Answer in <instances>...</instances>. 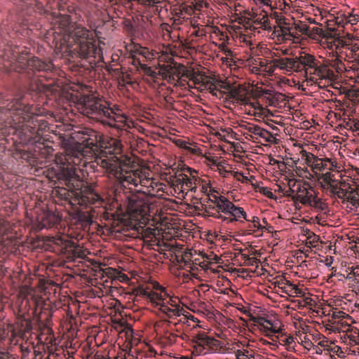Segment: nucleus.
<instances>
[{
	"mask_svg": "<svg viewBox=\"0 0 359 359\" xmlns=\"http://www.w3.org/2000/svg\"><path fill=\"white\" fill-rule=\"evenodd\" d=\"M177 262L180 266V267L184 269H191V262L190 259H188V255L185 254L184 256L178 257L176 256Z\"/></svg>",
	"mask_w": 359,
	"mask_h": 359,
	"instance_id": "37",
	"label": "nucleus"
},
{
	"mask_svg": "<svg viewBox=\"0 0 359 359\" xmlns=\"http://www.w3.org/2000/svg\"><path fill=\"white\" fill-rule=\"evenodd\" d=\"M339 168L336 160L329 158H319L317 159L316 163L314 164V168H313L312 171L316 179H318L320 174L325 173L326 171H336L339 173Z\"/></svg>",
	"mask_w": 359,
	"mask_h": 359,
	"instance_id": "11",
	"label": "nucleus"
},
{
	"mask_svg": "<svg viewBox=\"0 0 359 359\" xmlns=\"http://www.w3.org/2000/svg\"><path fill=\"white\" fill-rule=\"evenodd\" d=\"M352 274L355 276V279H359V265L354 268Z\"/></svg>",
	"mask_w": 359,
	"mask_h": 359,
	"instance_id": "64",
	"label": "nucleus"
},
{
	"mask_svg": "<svg viewBox=\"0 0 359 359\" xmlns=\"http://www.w3.org/2000/svg\"><path fill=\"white\" fill-rule=\"evenodd\" d=\"M27 303L32 311V313L36 315L38 313L42 314L43 311L49 310L50 304L40 296L30 295L27 297Z\"/></svg>",
	"mask_w": 359,
	"mask_h": 359,
	"instance_id": "14",
	"label": "nucleus"
},
{
	"mask_svg": "<svg viewBox=\"0 0 359 359\" xmlns=\"http://www.w3.org/2000/svg\"><path fill=\"white\" fill-rule=\"evenodd\" d=\"M62 250L72 257H82L83 256V250L74 242L66 240L63 243Z\"/></svg>",
	"mask_w": 359,
	"mask_h": 359,
	"instance_id": "20",
	"label": "nucleus"
},
{
	"mask_svg": "<svg viewBox=\"0 0 359 359\" xmlns=\"http://www.w3.org/2000/svg\"><path fill=\"white\" fill-rule=\"evenodd\" d=\"M76 107L84 116L118 131L126 130L125 128L128 126V117L121 113V109L116 105L111 107L107 101L101 97L93 95L81 96L76 103Z\"/></svg>",
	"mask_w": 359,
	"mask_h": 359,
	"instance_id": "5",
	"label": "nucleus"
},
{
	"mask_svg": "<svg viewBox=\"0 0 359 359\" xmlns=\"http://www.w3.org/2000/svg\"><path fill=\"white\" fill-rule=\"evenodd\" d=\"M160 311L165 314L169 318H173L175 316H180L184 315V312L185 311L182 307L177 308H170L165 303H162L161 304Z\"/></svg>",
	"mask_w": 359,
	"mask_h": 359,
	"instance_id": "23",
	"label": "nucleus"
},
{
	"mask_svg": "<svg viewBox=\"0 0 359 359\" xmlns=\"http://www.w3.org/2000/svg\"><path fill=\"white\" fill-rule=\"evenodd\" d=\"M315 193L313 187L310 185L309 182H303L297 184L295 194H287V196L290 197L294 203L299 202L306 205L307 203H311V198Z\"/></svg>",
	"mask_w": 359,
	"mask_h": 359,
	"instance_id": "9",
	"label": "nucleus"
},
{
	"mask_svg": "<svg viewBox=\"0 0 359 359\" xmlns=\"http://www.w3.org/2000/svg\"><path fill=\"white\" fill-rule=\"evenodd\" d=\"M163 338L166 341V343L168 344H172L176 341V339L177 335L172 332H170L167 327L163 330Z\"/></svg>",
	"mask_w": 359,
	"mask_h": 359,
	"instance_id": "39",
	"label": "nucleus"
},
{
	"mask_svg": "<svg viewBox=\"0 0 359 359\" xmlns=\"http://www.w3.org/2000/svg\"><path fill=\"white\" fill-rule=\"evenodd\" d=\"M71 23L67 15L60 14L56 18L53 28L55 48L62 53H73L86 60L90 67H95L101 58V50L96 45L93 34L83 27L73 28Z\"/></svg>",
	"mask_w": 359,
	"mask_h": 359,
	"instance_id": "3",
	"label": "nucleus"
},
{
	"mask_svg": "<svg viewBox=\"0 0 359 359\" xmlns=\"http://www.w3.org/2000/svg\"><path fill=\"white\" fill-rule=\"evenodd\" d=\"M208 340L206 346H208L211 351H216L221 347L220 341L210 337Z\"/></svg>",
	"mask_w": 359,
	"mask_h": 359,
	"instance_id": "41",
	"label": "nucleus"
},
{
	"mask_svg": "<svg viewBox=\"0 0 359 359\" xmlns=\"http://www.w3.org/2000/svg\"><path fill=\"white\" fill-rule=\"evenodd\" d=\"M102 135L93 130H86L83 133L81 143L75 145L71 149H68L65 155L60 159L62 166L57 168L53 173L49 172L50 177L55 178V183L57 187L61 189L60 194L66 196L67 191L65 185L59 183L56 174L62 169L74 168L75 173L77 170H80V167H86L88 163L92 162L91 159L94 158L95 162L96 157H100V151L101 149Z\"/></svg>",
	"mask_w": 359,
	"mask_h": 359,
	"instance_id": "4",
	"label": "nucleus"
},
{
	"mask_svg": "<svg viewBox=\"0 0 359 359\" xmlns=\"http://www.w3.org/2000/svg\"><path fill=\"white\" fill-rule=\"evenodd\" d=\"M208 339L209 337L207 336L204 332H201L193 337L192 342L194 344V346L196 348H198L200 351H202V349L206 346Z\"/></svg>",
	"mask_w": 359,
	"mask_h": 359,
	"instance_id": "26",
	"label": "nucleus"
},
{
	"mask_svg": "<svg viewBox=\"0 0 359 359\" xmlns=\"http://www.w3.org/2000/svg\"><path fill=\"white\" fill-rule=\"evenodd\" d=\"M146 196L139 193L121 194L120 192L115 195V203L116 209L122 206L126 208L128 212L137 215L145 214L149 208L147 202L145 199Z\"/></svg>",
	"mask_w": 359,
	"mask_h": 359,
	"instance_id": "8",
	"label": "nucleus"
},
{
	"mask_svg": "<svg viewBox=\"0 0 359 359\" xmlns=\"http://www.w3.org/2000/svg\"><path fill=\"white\" fill-rule=\"evenodd\" d=\"M307 237V240H309V243L311 245H315L318 243L320 238L318 236L316 235L313 231H308L306 234Z\"/></svg>",
	"mask_w": 359,
	"mask_h": 359,
	"instance_id": "43",
	"label": "nucleus"
},
{
	"mask_svg": "<svg viewBox=\"0 0 359 359\" xmlns=\"http://www.w3.org/2000/svg\"><path fill=\"white\" fill-rule=\"evenodd\" d=\"M274 18L278 24L275 27V32H278L283 37L287 38L288 34L291 32L292 23L287 22V20L278 13H274Z\"/></svg>",
	"mask_w": 359,
	"mask_h": 359,
	"instance_id": "16",
	"label": "nucleus"
},
{
	"mask_svg": "<svg viewBox=\"0 0 359 359\" xmlns=\"http://www.w3.org/2000/svg\"><path fill=\"white\" fill-rule=\"evenodd\" d=\"M99 213L104 219L111 222V226L113 227H115L116 225H118L119 222H122L123 219L119 217L120 215H118L117 210L115 212H109L107 210L103 209L102 212Z\"/></svg>",
	"mask_w": 359,
	"mask_h": 359,
	"instance_id": "24",
	"label": "nucleus"
},
{
	"mask_svg": "<svg viewBox=\"0 0 359 359\" xmlns=\"http://www.w3.org/2000/svg\"><path fill=\"white\" fill-rule=\"evenodd\" d=\"M294 284L289 280L281 279L275 282V287H278L282 292L290 296Z\"/></svg>",
	"mask_w": 359,
	"mask_h": 359,
	"instance_id": "27",
	"label": "nucleus"
},
{
	"mask_svg": "<svg viewBox=\"0 0 359 359\" xmlns=\"http://www.w3.org/2000/svg\"><path fill=\"white\" fill-rule=\"evenodd\" d=\"M236 356L237 359H247L249 358L248 355L241 350H237L236 351Z\"/></svg>",
	"mask_w": 359,
	"mask_h": 359,
	"instance_id": "58",
	"label": "nucleus"
},
{
	"mask_svg": "<svg viewBox=\"0 0 359 359\" xmlns=\"http://www.w3.org/2000/svg\"><path fill=\"white\" fill-rule=\"evenodd\" d=\"M346 187H348V183L345 181L341 182V187L336 196L338 198L350 202L354 206L359 205V193H355V195H347L346 191L348 189H346Z\"/></svg>",
	"mask_w": 359,
	"mask_h": 359,
	"instance_id": "19",
	"label": "nucleus"
},
{
	"mask_svg": "<svg viewBox=\"0 0 359 359\" xmlns=\"http://www.w3.org/2000/svg\"><path fill=\"white\" fill-rule=\"evenodd\" d=\"M253 22L257 25L264 27V29L270 27V22L266 13H264V14L261 13L259 15L256 14L253 16Z\"/></svg>",
	"mask_w": 359,
	"mask_h": 359,
	"instance_id": "30",
	"label": "nucleus"
},
{
	"mask_svg": "<svg viewBox=\"0 0 359 359\" xmlns=\"http://www.w3.org/2000/svg\"><path fill=\"white\" fill-rule=\"evenodd\" d=\"M259 137L262 138L266 143H274L276 141V137L269 131L262 128L259 133Z\"/></svg>",
	"mask_w": 359,
	"mask_h": 359,
	"instance_id": "34",
	"label": "nucleus"
},
{
	"mask_svg": "<svg viewBox=\"0 0 359 359\" xmlns=\"http://www.w3.org/2000/svg\"><path fill=\"white\" fill-rule=\"evenodd\" d=\"M227 97L229 99H232L233 102L240 103L243 105H251L255 107L254 103L250 102V98L248 95V92L245 88H233L230 87L227 89Z\"/></svg>",
	"mask_w": 359,
	"mask_h": 359,
	"instance_id": "12",
	"label": "nucleus"
},
{
	"mask_svg": "<svg viewBox=\"0 0 359 359\" xmlns=\"http://www.w3.org/2000/svg\"><path fill=\"white\" fill-rule=\"evenodd\" d=\"M44 331L46 332V334H48V337H46L45 341L46 343L52 344L53 337V330L48 327L47 325L44 326Z\"/></svg>",
	"mask_w": 359,
	"mask_h": 359,
	"instance_id": "49",
	"label": "nucleus"
},
{
	"mask_svg": "<svg viewBox=\"0 0 359 359\" xmlns=\"http://www.w3.org/2000/svg\"><path fill=\"white\" fill-rule=\"evenodd\" d=\"M273 67H277L285 74L296 72V57L275 58L273 60Z\"/></svg>",
	"mask_w": 359,
	"mask_h": 359,
	"instance_id": "15",
	"label": "nucleus"
},
{
	"mask_svg": "<svg viewBox=\"0 0 359 359\" xmlns=\"http://www.w3.org/2000/svg\"><path fill=\"white\" fill-rule=\"evenodd\" d=\"M334 171H326L325 173H321L317 179L323 189H325L330 185L337 182L339 180L337 177V175L333 173ZM337 177H341L340 175L337 174Z\"/></svg>",
	"mask_w": 359,
	"mask_h": 359,
	"instance_id": "21",
	"label": "nucleus"
},
{
	"mask_svg": "<svg viewBox=\"0 0 359 359\" xmlns=\"http://www.w3.org/2000/svg\"><path fill=\"white\" fill-rule=\"evenodd\" d=\"M166 297H169V300L165 302V304L168 306L170 305L172 308L180 307V306L178 304L179 300L177 297H170L169 295Z\"/></svg>",
	"mask_w": 359,
	"mask_h": 359,
	"instance_id": "50",
	"label": "nucleus"
},
{
	"mask_svg": "<svg viewBox=\"0 0 359 359\" xmlns=\"http://www.w3.org/2000/svg\"><path fill=\"white\" fill-rule=\"evenodd\" d=\"M254 321L259 327L260 330L268 337L278 332V330L276 329V327L273 326V323L271 320L259 316L256 318Z\"/></svg>",
	"mask_w": 359,
	"mask_h": 359,
	"instance_id": "17",
	"label": "nucleus"
},
{
	"mask_svg": "<svg viewBox=\"0 0 359 359\" xmlns=\"http://www.w3.org/2000/svg\"><path fill=\"white\" fill-rule=\"evenodd\" d=\"M330 352L338 355L339 357H342L344 355L342 348L339 346H334L333 347H331Z\"/></svg>",
	"mask_w": 359,
	"mask_h": 359,
	"instance_id": "52",
	"label": "nucleus"
},
{
	"mask_svg": "<svg viewBox=\"0 0 359 359\" xmlns=\"http://www.w3.org/2000/svg\"><path fill=\"white\" fill-rule=\"evenodd\" d=\"M212 198H210V203L216 205L217 211L223 215L228 216L231 209H232L233 203L228 198L223 196H212Z\"/></svg>",
	"mask_w": 359,
	"mask_h": 359,
	"instance_id": "13",
	"label": "nucleus"
},
{
	"mask_svg": "<svg viewBox=\"0 0 359 359\" xmlns=\"http://www.w3.org/2000/svg\"><path fill=\"white\" fill-rule=\"evenodd\" d=\"M240 218H243L245 220H248V219L247 218V214L245 212L244 209L241 207H237L233 204L229 215H224L223 222H225L226 224H230L234 222L239 221Z\"/></svg>",
	"mask_w": 359,
	"mask_h": 359,
	"instance_id": "18",
	"label": "nucleus"
},
{
	"mask_svg": "<svg viewBox=\"0 0 359 359\" xmlns=\"http://www.w3.org/2000/svg\"><path fill=\"white\" fill-rule=\"evenodd\" d=\"M318 344H319L320 346L323 347V348H324V349H326V350H327V351H330V348H331V347H330V345H329V342H328V341H327V340H323V341H320V342L318 343Z\"/></svg>",
	"mask_w": 359,
	"mask_h": 359,
	"instance_id": "62",
	"label": "nucleus"
},
{
	"mask_svg": "<svg viewBox=\"0 0 359 359\" xmlns=\"http://www.w3.org/2000/svg\"><path fill=\"white\" fill-rule=\"evenodd\" d=\"M248 222H250L251 224L248 225V229L250 231H255L257 230H263L264 227L262 226L259 223V217L254 216L252 219H248Z\"/></svg>",
	"mask_w": 359,
	"mask_h": 359,
	"instance_id": "40",
	"label": "nucleus"
},
{
	"mask_svg": "<svg viewBox=\"0 0 359 359\" xmlns=\"http://www.w3.org/2000/svg\"><path fill=\"white\" fill-rule=\"evenodd\" d=\"M10 229V224L4 219H0V243L4 244V236H7Z\"/></svg>",
	"mask_w": 359,
	"mask_h": 359,
	"instance_id": "33",
	"label": "nucleus"
},
{
	"mask_svg": "<svg viewBox=\"0 0 359 359\" xmlns=\"http://www.w3.org/2000/svg\"><path fill=\"white\" fill-rule=\"evenodd\" d=\"M136 294L140 297H144L147 299H149L151 290H149L147 287H139L136 290Z\"/></svg>",
	"mask_w": 359,
	"mask_h": 359,
	"instance_id": "46",
	"label": "nucleus"
},
{
	"mask_svg": "<svg viewBox=\"0 0 359 359\" xmlns=\"http://www.w3.org/2000/svg\"><path fill=\"white\" fill-rule=\"evenodd\" d=\"M82 217H83L82 226L85 231L88 230L93 222L92 218L90 216L85 215H83Z\"/></svg>",
	"mask_w": 359,
	"mask_h": 359,
	"instance_id": "47",
	"label": "nucleus"
},
{
	"mask_svg": "<svg viewBox=\"0 0 359 359\" xmlns=\"http://www.w3.org/2000/svg\"><path fill=\"white\" fill-rule=\"evenodd\" d=\"M302 157L304 158L306 164L311 167V170H313V168H314V164L316 163L317 159L319 158L317 156H315L313 154L308 152L305 150H302L301 151Z\"/></svg>",
	"mask_w": 359,
	"mask_h": 359,
	"instance_id": "29",
	"label": "nucleus"
},
{
	"mask_svg": "<svg viewBox=\"0 0 359 359\" xmlns=\"http://www.w3.org/2000/svg\"><path fill=\"white\" fill-rule=\"evenodd\" d=\"M261 192L266 196V197L269 198H273L274 195L267 188V187H263L262 189Z\"/></svg>",
	"mask_w": 359,
	"mask_h": 359,
	"instance_id": "56",
	"label": "nucleus"
},
{
	"mask_svg": "<svg viewBox=\"0 0 359 359\" xmlns=\"http://www.w3.org/2000/svg\"><path fill=\"white\" fill-rule=\"evenodd\" d=\"M163 292L158 293L156 292H154L151 290L149 299L153 304H156V305L162 304L165 301Z\"/></svg>",
	"mask_w": 359,
	"mask_h": 359,
	"instance_id": "31",
	"label": "nucleus"
},
{
	"mask_svg": "<svg viewBox=\"0 0 359 359\" xmlns=\"http://www.w3.org/2000/svg\"><path fill=\"white\" fill-rule=\"evenodd\" d=\"M186 170L190 173L191 177H189L187 182H185L184 184L182 185V187H180V191L184 192L185 191H196L197 187H196V182L197 181V178L194 176L192 174L193 172H196V170H192L190 168H186Z\"/></svg>",
	"mask_w": 359,
	"mask_h": 359,
	"instance_id": "22",
	"label": "nucleus"
},
{
	"mask_svg": "<svg viewBox=\"0 0 359 359\" xmlns=\"http://www.w3.org/2000/svg\"><path fill=\"white\" fill-rule=\"evenodd\" d=\"M341 182L342 181L339 180L337 181V182H335L334 184H332L327 187L325 189L329 190L332 195L336 196L337 194H338L339 190L341 187Z\"/></svg>",
	"mask_w": 359,
	"mask_h": 359,
	"instance_id": "42",
	"label": "nucleus"
},
{
	"mask_svg": "<svg viewBox=\"0 0 359 359\" xmlns=\"http://www.w3.org/2000/svg\"><path fill=\"white\" fill-rule=\"evenodd\" d=\"M290 38H294V39L299 38V33L297 30H295V29H294V25L292 24V27H291V32L290 34H288L287 39H290Z\"/></svg>",
	"mask_w": 359,
	"mask_h": 359,
	"instance_id": "55",
	"label": "nucleus"
},
{
	"mask_svg": "<svg viewBox=\"0 0 359 359\" xmlns=\"http://www.w3.org/2000/svg\"><path fill=\"white\" fill-rule=\"evenodd\" d=\"M262 128L255 124H250L248 126L246 127V130L249 132L252 133L255 135L259 136V133Z\"/></svg>",
	"mask_w": 359,
	"mask_h": 359,
	"instance_id": "45",
	"label": "nucleus"
},
{
	"mask_svg": "<svg viewBox=\"0 0 359 359\" xmlns=\"http://www.w3.org/2000/svg\"><path fill=\"white\" fill-rule=\"evenodd\" d=\"M304 294L305 292L302 289L299 288L297 285H294L290 297H303Z\"/></svg>",
	"mask_w": 359,
	"mask_h": 359,
	"instance_id": "48",
	"label": "nucleus"
},
{
	"mask_svg": "<svg viewBox=\"0 0 359 359\" xmlns=\"http://www.w3.org/2000/svg\"><path fill=\"white\" fill-rule=\"evenodd\" d=\"M299 182L302 183L303 182L300 181V180H297L295 179H290L288 181V185L290 187H292V188H294L295 187H297V184Z\"/></svg>",
	"mask_w": 359,
	"mask_h": 359,
	"instance_id": "60",
	"label": "nucleus"
},
{
	"mask_svg": "<svg viewBox=\"0 0 359 359\" xmlns=\"http://www.w3.org/2000/svg\"><path fill=\"white\" fill-rule=\"evenodd\" d=\"M138 52L140 55H142L147 59H149L152 56L149 52V50L145 47H140Z\"/></svg>",
	"mask_w": 359,
	"mask_h": 359,
	"instance_id": "51",
	"label": "nucleus"
},
{
	"mask_svg": "<svg viewBox=\"0 0 359 359\" xmlns=\"http://www.w3.org/2000/svg\"><path fill=\"white\" fill-rule=\"evenodd\" d=\"M192 79L196 83H201V86L209 90L213 96L219 98L223 97L224 95L221 88L228 89L229 88V85H225L221 81L216 82L207 76H201L198 78V76H194Z\"/></svg>",
	"mask_w": 359,
	"mask_h": 359,
	"instance_id": "10",
	"label": "nucleus"
},
{
	"mask_svg": "<svg viewBox=\"0 0 359 359\" xmlns=\"http://www.w3.org/2000/svg\"><path fill=\"white\" fill-rule=\"evenodd\" d=\"M15 69L28 77L29 88L17 101L15 109L7 111L4 121L0 122V132L4 135H13L15 143L46 147L47 138L43 133L49 129L48 123L35 114L33 105L25 102L49 89L52 83H46L44 81L51 79L55 66L50 59L32 57L25 61H18Z\"/></svg>",
	"mask_w": 359,
	"mask_h": 359,
	"instance_id": "1",
	"label": "nucleus"
},
{
	"mask_svg": "<svg viewBox=\"0 0 359 359\" xmlns=\"http://www.w3.org/2000/svg\"><path fill=\"white\" fill-rule=\"evenodd\" d=\"M216 205L208 204L204 208V215L208 217H212L214 218L219 219L223 222L224 215L217 211Z\"/></svg>",
	"mask_w": 359,
	"mask_h": 359,
	"instance_id": "28",
	"label": "nucleus"
},
{
	"mask_svg": "<svg viewBox=\"0 0 359 359\" xmlns=\"http://www.w3.org/2000/svg\"><path fill=\"white\" fill-rule=\"evenodd\" d=\"M296 72L303 75L307 81L318 83L322 80L332 81L336 75L328 67L315 56L303 53L296 57Z\"/></svg>",
	"mask_w": 359,
	"mask_h": 359,
	"instance_id": "7",
	"label": "nucleus"
},
{
	"mask_svg": "<svg viewBox=\"0 0 359 359\" xmlns=\"http://www.w3.org/2000/svg\"><path fill=\"white\" fill-rule=\"evenodd\" d=\"M292 24L294 25V29L297 30L299 34L306 35L310 30L309 26L304 22L299 21L298 22H293Z\"/></svg>",
	"mask_w": 359,
	"mask_h": 359,
	"instance_id": "38",
	"label": "nucleus"
},
{
	"mask_svg": "<svg viewBox=\"0 0 359 359\" xmlns=\"http://www.w3.org/2000/svg\"><path fill=\"white\" fill-rule=\"evenodd\" d=\"M100 157H96L97 165L105 168L109 173L124 187L126 185L140 186L136 192L144 196L153 195L156 183L149 177L147 171L143 170L131 158L123 155L120 140L102 135Z\"/></svg>",
	"mask_w": 359,
	"mask_h": 359,
	"instance_id": "2",
	"label": "nucleus"
},
{
	"mask_svg": "<svg viewBox=\"0 0 359 359\" xmlns=\"http://www.w3.org/2000/svg\"><path fill=\"white\" fill-rule=\"evenodd\" d=\"M348 20L346 21V24L355 25L358 21V16L348 13Z\"/></svg>",
	"mask_w": 359,
	"mask_h": 359,
	"instance_id": "53",
	"label": "nucleus"
},
{
	"mask_svg": "<svg viewBox=\"0 0 359 359\" xmlns=\"http://www.w3.org/2000/svg\"><path fill=\"white\" fill-rule=\"evenodd\" d=\"M294 172L295 173V175L299 177H305L306 179L311 180L313 177V175L306 168H301L296 166V168L294 169Z\"/></svg>",
	"mask_w": 359,
	"mask_h": 359,
	"instance_id": "35",
	"label": "nucleus"
},
{
	"mask_svg": "<svg viewBox=\"0 0 359 359\" xmlns=\"http://www.w3.org/2000/svg\"><path fill=\"white\" fill-rule=\"evenodd\" d=\"M175 143H176L177 145L180 146L182 148H184V149H190V147L187 145V142L183 141V140H177L175 141Z\"/></svg>",
	"mask_w": 359,
	"mask_h": 359,
	"instance_id": "61",
	"label": "nucleus"
},
{
	"mask_svg": "<svg viewBox=\"0 0 359 359\" xmlns=\"http://www.w3.org/2000/svg\"><path fill=\"white\" fill-rule=\"evenodd\" d=\"M257 2H259L260 4L269 6L270 9L272 10L274 7V6L272 4L273 0H256Z\"/></svg>",
	"mask_w": 359,
	"mask_h": 359,
	"instance_id": "57",
	"label": "nucleus"
},
{
	"mask_svg": "<svg viewBox=\"0 0 359 359\" xmlns=\"http://www.w3.org/2000/svg\"><path fill=\"white\" fill-rule=\"evenodd\" d=\"M348 15L342 14L341 16H338L337 18V23L339 25L344 26L346 23V21L348 20Z\"/></svg>",
	"mask_w": 359,
	"mask_h": 359,
	"instance_id": "54",
	"label": "nucleus"
},
{
	"mask_svg": "<svg viewBox=\"0 0 359 359\" xmlns=\"http://www.w3.org/2000/svg\"><path fill=\"white\" fill-rule=\"evenodd\" d=\"M189 177L184 174V173H180L175 176V179L173 180L172 184L175 187V189H177L180 191V187H182V185L184 184L185 182H187V180Z\"/></svg>",
	"mask_w": 359,
	"mask_h": 359,
	"instance_id": "36",
	"label": "nucleus"
},
{
	"mask_svg": "<svg viewBox=\"0 0 359 359\" xmlns=\"http://www.w3.org/2000/svg\"><path fill=\"white\" fill-rule=\"evenodd\" d=\"M306 205L313 208L318 211H327L328 209L327 204L319 198L316 193L311 197V203H307Z\"/></svg>",
	"mask_w": 359,
	"mask_h": 359,
	"instance_id": "25",
	"label": "nucleus"
},
{
	"mask_svg": "<svg viewBox=\"0 0 359 359\" xmlns=\"http://www.w3.org/2000/svg\"><path fill=\"white\" fill-rule=\"evenodd\" d=\"M142 69L146 76L149 77L154 82H158V78L161 76L160 71L156 72L152 67L146 65L142 66Z\"/></svg>",
	"mask_w": 359,
	"mask_h": 359,
	"instance_id": "32",
	"label": "nucleus"
},
{
	"mask_svg": "<svg viewBox=\"0 0 359 359\" xmlns=\"http://www.w3.org/2000/svg\"><path fill=\"white\" fill-rule=\"evenodd\" d=\"M20 158L25 160H29L30 154L25 150H20Z\"/></svg>",
	"mask_w": 359,
	"mask_h": 359,
	"instance_id": "63",
	"label": "nucleus"
},
{
	"mask_svg": "<svg viewBox=\"0 0 359 359\" xmlns=\"http://www.w3.org/2000/svg\"><path fill=\"white\" fill-rule=\"evenodd\" d=\"M154 288L157 290H160L161 292H163L164 295L168 296V294L167 293L165 287H162L161 285H159V283H155L154 284Z\"/></svg>",
	"mask_w": 359,
	"mask_h": 359,
	"instance_id": "59",
	"label": "nucleus"
},
{
	"mask_svg": "<svg viewBox=\"0 0 359 359\" xmlns=\"http://www.w3.org/2000/svg\"><path fill=\"white\" fill-rule=\"evenodd\" d=\"M323 30L321 28L314 27L313 28L310 27V30L309 33L306 34L309 36L311 37H315L316 36H321L323 34Z\"/></svg>",
	"mask_w": 359,
	"mask_h": 359,
	"instance_id": "44",
	"label": "nucleus"
},
{
	"mask_svg": "<svg viewBox=\"0 0 359 359\" xmlns=\"http://www.w3.org/2000/svg\"><path fill=\"white\" fill-rule=\"evenodd\" d=\"M59 183L65 185L66 195L74 198L83 208H98L104 203V199L91 184L80 179L74 168L62 169L56 174Z\"/></svg>",
	"mask_w": 359,
	"mask_h": 359,
	"instance_id": "6",
	"label": "nucleus"
}]
</instances>
